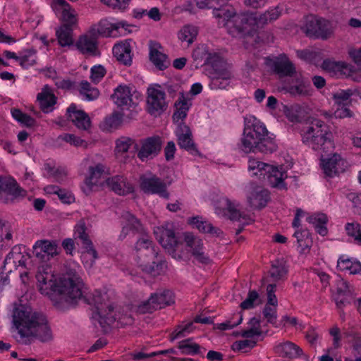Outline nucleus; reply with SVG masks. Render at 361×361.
Returning <instances> with one entry per match:
<instances>
[{
	"instance_id": "423d86ee",
	"label": "nucleus",
	"mask_w": 361,
	"mask_h": 361,
	"mask_svg": "<svg viewBox=\"0 0 361 361\" xmlns=\"http://www.w3.org/2000/svg\"><path fill=\"white\" fill-rule=\"evenodd\" d=\"M108 296L106 293L95 290L85 298L87 303L94 306L93 318L97 320L102 328L110 326L118 319L114 308L107 303Z\"/></svg>"
},
{
	"instance_id": "a211bd4d",
	"label": "nucleus",
	"mask_w": 361,
	"mask_h": 361,
	"mask_svg": "<svg viewBox=\"0 0 361 361\" xmlns=\"http://www.w3.org/2000/svg\"><path fill=\"white\" fill-rule=\"evenodd\" d=\"M322 167L326 176L334 177L345 171L348 164L338 154H334L329 157L322 159Z\"/></svg>"
},
{
	"instance_id": "412c9836",
	"label": "nucleus",
	"mask_w": 361,
	"mask_h": 361,
	"mask_svg": "<svg viewBox=\"0 0 361 361\" xmlns=\"http://www.w3.org/2000/svg\"><path fill=\"white\" fill-rule=\"evenodd\" d=\"M27 261H30V257L21 251L20 247L15 246L7 255L4 260L3 269L6 273H10L12 271L13 267L15 269L18 267H26Z\"/></svg>"
},
{
	"instance_id": "2eb2a0df",
	"label": "nucleus",
	"mask_w": 361,
	"mask_h": 361,
	"mask_svg": "<svg viewBox=\"0 0 361 361\" xmlns=\"http://www.w3.org/2000/svg\"><path fill=\"white\" fill-rule=\"evenodd\" d=\"M184 240L187 247L190 248L188 251L198 263L209 264L210 258L205 252L203 241L200 237L186 233L184 235Z\"/></svg>"
},
{
	"instance_id": "bf43d9fd",
	"label": "nucleus",
	"mask_w": 361,
	"mask_h": 361,
	"mask_svg": "<svg viewBox=\"0 0 361 361\" xmlns=\"http://www.w3.org/2000/svg\"><path fill=\"white\" fill-rule=\"evenodd\" d=\"M12 233L8 223L0 219V249L6 242L11 240Z\"/></svg>"
},
{
	"instance_id": "b1692460",
	"label": "nucleus",
	"mask_w": 361,
	"mask_h": 361,
	"mask_svg": "<svg viewBox=\"0 0 361 361\" xmlns=\"http://www.w3.org/2000/svg\"><path fill=\"white\" fill-rule=\"evenodd\" d=\"M59 247L56 241L49 240H39L33 245V253L39 259H44L45 255L47 259L59 254Z\"/></svg>"
},
{
	"instance_id": "09e8293b",
	"label": "nucleus",
	"mask_w": 361,
	"mask_h": 361,
	"mask_svg": "<svg viewBox=\"0 0 361 361\" xmlns=\"http://www.w3.org/2000/svg\"><path fill=\"white\" fill-rule=\"evenodd\" d=\"M54 1L61 6V18L63 23H76L78 20L76 11L65 0Z\"/></svg>"
},
{
	"instance_id": "cd10ccee",
	"label": "nucleus",
	"mask_w": 361,
	"mask_h": 361,
	"mask_svg": "<svg viewBox=\"0 0 361 361\" xmlns=\"http://www.w3.org/2000/svg\"><path fill=\"white\" fill-rule=\"evenodd\" d=\"M227 216L231 221H236L239 222V227L236 231V233H240L243 228V226L246 224H249L252 221L250 216L242 213L240 211L239 205L235 204L234 202L227 200Z\"/></svg>"
},
{
	"instance_id": "3c124183",
	"label": "nucleus",
	"mask_w": 361,
	"mask_h": 361,
	"mask_svg": "<svg viewBox=\"0 0 361 361\" xmlns=\"http://www.w3.org/2000/svg\"><path fill=\"white\" fill-rule=\"evenodd\" d=\"M178 348L183 355H202L200 352V346L194 343L192 338L185 339L178 343Z\"/></svg>"
},
{
	"instance_id": "4c0bfd02",
	"label": "nucleus",
	"mask_w": 361,
	"mask_h": 361,
	"mask_svg": "<svg viewBox=\"0 0 361 361\" xmlns=\"http://www.w3.org/2000/svg\"><path fill=\"white\" fill-rule=\"evenodd\" d=\"M287 178L286 171L283 167L280 168L271 165V169L266 173V179L269 184L274 188H284L285 183L283 180Z\"/></svg>"
},
{
	"instance_id": "f257e3e1",
	"label": "nucleus",
	"mask_w": 361,
	"mask_h": 361,
	"mask_svg": "<svg viewBox=\"0 0 361 361\" xmlns=\"http://www.w3.org/2000/svg\"><path fill=\"white\" fill-rule=\"evenodd\" d=\"M40 292L51 297L57 294L66 302L73 305L82 299L83 283L75 270L70 269L57 281L48 264L38 267L36 274Z\"/></svg>"
},
{
	"instance_id": "4be33fe9",
	"label": "nucleus",
	"mask_w": 361,
	"mask_h": 361,
	"mask_svg": "<svg viewBox=\"0 0 361 361\" xmlns=\"http://www.w3.org/2000/svg\"><path fill=\"white\" fill-rule=\"evenodd\" d=\"M162 142L159 137H150L141 141L137 157L142 161L157 156L161 149Z\"/></svg>"
},
{
	"instance_id": "72a5a7b5",
	"label": "nucleus",
	"mask_w": 361,
	"mask_h": 361,
	"mask_svg": "<svg viewBox=\"0 0 361 361\" xmlns=\"http://www.w3.org/2000/svg\"><path fill=\"white\" fill-rule=\"evenodd\" d=\"M274 351L281 357L292 359L300 357L302 353V350L299 346L288 341L276 343Z\"/></svg>"
},
{
	"instance_id": "0e129e2a",
	"label": "nucleus",
	"mask_w": 361,
	"mask_h": 361,
	"mask_svg": "<svg viewBox=\"0 0 361 361\" xmlns=\"http://www.w3.org/2000/svg\"><path fill=\"white\" fill-rule=\"evenodd\" d=\"M212 53H209L204 46L197 47L195 48L192 54L193 60L197 62V64H200L203 62L204 64H207V57Z\"/></svg>"
},
{
	"instance_id": "6e6552de",
	"label": "nucleus",
	"mask_w": 361,
	"mask_h": 361,
	"mask_svg": "<svg viewBox=\"0 0 361 361\" xmlns=\"http://www.w3.org/2000/svg\"><path fill=\"white\" fill-rule=\"evenodd\" d=\"M207 74L211 79L212 89L226 88V63L222 56L213 52L207 57Z\"/></svg>"
},
{
	"instance_id": "e2e57ef3",
	"label": "nucleus",
	"mask_w": 361,
	"mask_h": 361,
	"mask_svg": "<svg viewBox=\"0 0 361 361\" xmlns=\"http://www.w3.org/2000/svg\"><path fill=\"white\" fill-rule=\"evenodd\" d=\"M12 116L22 124L31 127L35 123V121L30 116L23 113L20 110L14 109L11 111Z\"/></svg>"
},
{
	"instance_id": "ddd939ff",
	"label": "nucleus",
	"mask_w": 361,
	"mask_h": 361,
	"mask_svg": "<svg viewBox=\"0 0 361 361\" xmlns=\"http://www.w3.org/2000/svg\"><path fill=\"white\" fill-rule=\"evenodd\" d=\"M147 107L148 112L154 116L159 115L167 108L166 93L160 86L149 87L147 90Z\"/></svg>"
},
{
	"instance_id": "c03bdc74",
	"label": "nucleus",
	"mask_w": 361,
	"mask_h": 361,
	"mask_svg": "<svg viewBox=\"0 0 361 361\" xmlns=\"http://www.w3.org/2000/svg\"><path fill=\"white\" fill-rule=\"evenodd\" d=\"M72 24H62L56 31L58 42L62 47L70 46L73 43Z\"/></svg>"
},
{
	"instance_id": "6ab92c4d",
	"label": "nucleus",
	"mask_w": 361,
	"mask_h": 361,
	"mask_svg": "<svg viewBox=\"0 0 361 361\" xmlns=\"http://www.w3.org/2000/svg\"><path fill=\"white\" fill-rule=\"evenodd\" d=\"M259 24H239L238 29L243 32V36L245 39L247 44H257L259 42H272L274 41V37L271 35H267L265 38L264 33L258 31Z\"/></svg>"
},
{
	"instance_id": "5fc2aeb1",
	"label": "nucleus",
	"mask_w": 361,
	"mask_h": 361,
	"mask_svg": "<svg viewBox=\"0 0 361 361\" xmlns=\"http://www.w3.org/2000/svg\"><path fill=\"white\" fill-rule=\"evenodd\" d=\"M104 172V166L102 164H98L94 166L89 168L90 176L86 179V183L89 186L96 185L98 180L101 178Z\"/></svg>"
},
{
	"instance_id": "e433bc0d",
	"label": "nucleus",
	"mask_w": 361,
	"mask_h": 361,
	"mask_svg": "<svg viewBox=\"0 0 361 361\" xmlns=\"http://www.w3.org/2000/svg\"><path fill=\"white\" fill-rule=\"evenodd\" d=\"M130 44L126 41L116 44L113 47V54L116 59L125 66H130L132 63Z\"/></svg>"
},
{
	"instance_id": "603ef678",
	"label": "nucleus",
	"mask_w": 361,
	"mask_h": 361,
	"mask_svg": "<svg viewBox=\"0 0 361 361\" xmlns=\"http://www.w3.org/2000/svg\"><path fill=\"white\" fill-rule=\"evenodd\" d=\"M123 114L114 112L109 116L106 117L102 123V128L104 130L110 131L118 128L122 123Z\"/></svg>"
},
{
	"instance_id": "de8ad7c7",
	"label": "nucleus",
	"mask_w": 361,
	"mask_h": 361,
	"mask_svg": "<svg viewBox=\"0 0 361 361\" xmlns=\"http://www.w3.org/2000/svg\"><path fill=\"white\" fill-rule=\"evenodd\" d=\"M198 28L194 24L185 25L178 32V38L181 42L191 44L197 38Z\"/></svg>"
},
{
	"instance_id": "79ce46f5",
	"label": "nucleus",
	"mask_w": 361,
	"mask_h": 361,
	"mask_svg": "<svg viewBox=\"0 0 361 361\" xmlns=\"http://www.w3.org/2000/svg\"><path fill=\"white\" fill-rule=\"evenodd\" d=\"M88 32L97 40L99 37H116L118 36V34L115 32L114 24H93Z\"/></svg>"
},
{
	"instance_id": "f03ea898",
	"label": "nucleus",
	"mask_w": 361,
	"mask_h": 361,
	"mask_svg": "<svg viewBox=\"0 0 361 361\" xmlns=\"http://www.w3.org/2000/svg\"><path fill=\"white\" fill-rule=\"evenodd\" d=\"M13 335L20 344L29 345L35 338L42 342L52 339V333L46 317L30 308L18 305L13 310Z\"/></svg>"
},
{
	"instance_id": "f3484780",
	"label": "nucleus",
	"mask_w": 361,
	"mask_h": 361,
	"mask_svg": "<svg viewBox=\"0 0 361 361\" xmlns=\"http://www.w3.org/2000/svg\"><path fill=\"white\" fill-rule=\"evenodd\" d=\"M176 135L178 145L181 149H185L193 156H202L192 140V132L188 126L180 123L177 128Z\"/></svg>"
},
{
	"instance_id": "a18cd8bd",
	"label": "nucleus",
	"mask_w": 361,
	"mask_h": 361,
	"mask_svg": "<svg viewBox=\"0 0 361 361\" xmlns=\"http://www.w3.org/2000/svg\"><path fill=\"white\" fill-rule=\"evenodd\" d=\"M271 169V165L263 163L255 159L248 161V171L251 176H259V178L266 179V173Z\"/></svg>"
},
{
	"instance_id": "13d9d810",
	"label": "nucleus",
	"mask_w": 361,
	"mask_h": 361,
	"mask_svg": "<svg viewBox=\"0 0 361 361\" xmlns=\"http://www.w3.org/2000/svg\"><path fill=\"white\" fill-rule=\"evenodd\" d=\"M262 300L256 290H250L246 299L241 303V307L245 310L253 308L260 305Z\"/></svg>"
},
{
	"instance_id": "f704fd0d",
	"label": "nucleus",
	"mask_w": 361,
	"mask_h": 361,
	"mask_svg": "<svg viewBox=\"0 0 361 361\" xmlns=\"http://www.w3.org/2000/svg\"><path fill=\"white\" fill-rule=\"evenodd\" d=\"M108 187L119 195H125L133 192V185L126 181V178L116 176L106 180Z\"/></svg>"
},
{
	"instance_id": "680f3d73",
	"label": "nucleus",
	"mask_w": 361,
	"mask_h": 361,
	"mask_svg": "<svg viewBox=\"0 0 361 361\" xmlns=\"http://www.w3.org/2000/svg\"><path fill=\"white\" fill-rule=\"evenodd\" d=\"M353 95L351 90H340L334 94L333 98L338 106H345L350 102V98Z\"/></svg>"
},
{
	"instance_id": "58836bf2",
	"label": "nucleus",
	"mask_w": 361,
	"mask_h": 361,
	"mask_svg": "<svg viewBox=\"0 0 361 361\" xmlns=\"http://www.w3.org/2000/svg\"><path fill=\"white\" fill-rule=\"evenodd\" d=\"M37 100L41 109L44 113L51 112L53 110V106L56 103V97L47 85H45L42 91L37 94Z\"/></svg>"
},
{
	"instance_id": "37998d69",
	"label": "nucleus",
	"mask_w": 361,
	"mask_h": 361,
	"mask_svg": "<svg viewBox=\"0 0 361 361\" xmlns=\"http://www.w3.org/2000/svg\"><path fill=\"white\" fill-rule=\"evenodd\" d=\"M296 84L288 87V92L293 96H307L310 94V82L301 75L294 77Z\"/></svg>"
},
{
	"instance_id": "20e7f679",
	"label": "nucleus",
	"mask_w": 361,
	"mask_h": 361,
	"mask_svg": "<svg viewBox=\"0 0 361 361\" xmlns=\"http://www.w3.org/2000/svg\"><path fill=\"white\" fill-rule=\"evenodd\" d=\"M137 264L142 271L152 276H157L166 267L150 238L143 234L135 243Z\"/></svg>"
},
{
	"instance_id": "dca6fc26",
	"label": "nucleus",
	"mask_w": 361,
	"mask_h": 361,
	"mask_svg": "<svg viewBox=\"0 0 361 361\" xmlns=\"http://www.w3.org/2000/svg\"><path fill=\"white\" fill-rule=\"evenodd\" d=\"M25 191L11 178H0V200L4 203L12 202L18 197H24Z\"/></svg>"
},
{
	"instance_id": "69168bd1",
	"label": "nucleus",
	"mask_w": 361,
	"mask_h": 361,
	"mask_svg": "<svg viewBox=\"0 0 361 361\" xmlns=\"http://www.w3.org/2000/svg\"><path fill=\"white\" fill-rule=\"evenodd\" d=\"M192 322L178 326L171 335V341L186 336L192 331Z\"/></svg>"
},
{
	"instance_id": "1a4fd4ad",
	"label": "nucleus",
	"mask_w": 361,
	"mask_h": 361,
	"mask_svg": "<svg viewBox=\"0 0 361 361\" xmlns=\"http://www.w3.org/2000/svg\"><path fill=\"white\" fill-rule=\"evenodd\" d=\"M133 89L130 85H120L114 90L111 97L114 103L123 110L136 106L139 102V93Z\"/></svg>"
},
{
	"instance_id": "6e6d98bb",
	"label": "nucleus",
	"mask_w": 361,
	"mask_h": 361,
	"mask_svg": "<svg viewBox=\"0 0 361 361\" xmlns=\"http://www.w3.org/2000/svg\"><path fill=\"white\" fill-rule=\"evenodd\" d=\"M261 334L259 320L253 317L250 320L249 328L243 331L242 336L245 338H254L260 336Z\"/></svg>"
},
{
	"instance_id": "2f4dec72",
	"label": "nucleus",
	"mask_w": 361,
	"mask_h": 361,
	"mask_svg": "<svg viewBox=\"0 0 361 361\" xmlns=\"http://www.w3.org/2000/svg\"><path fill=\"white\" fill-rule=\"evenodd\" d=\"M68 118L75 126L81 130H87L91 126V121L89 116L83 111L76 110L75 104H71L67 109Z\"/></svg>"
},
{
	"instance_id": "f8f14e48",
	"label": "nucleus",
	"mask_w": 361,
	"mask_h": 361,
	"mask_svg": "<svg viewBox=\"0 0 361 361\" xmlns=\"http://www.w3.org/2000/svg\"><path fill=\"white\" fill-rule=\"evenodd\" d=\"M322 68L337 77L350 78L353 80H357V72L359 70L351 63L326 59L322 62Z\"/></svg>"
},
{
	"instance_id": "39448f33",
	"label": "nucleus",
	"mask_w": 361,
	"mask_h": 361,
	"mask_svg": "<svg viewBox=\"0 0 361 361\" xmlns=\"http://www.w3.org/2000/svg\"><path fill=\"white\" fill-rule=\"evenodd\" d=\"M302 142L314 151L326 152L332 146L331 133L324 121L314 119L301 133Z\"/></svg>"
},
{
	"instance_id": "a878e982",
	"label": "nucleus",
	"mask_w": 361,
	"mask_h": 361,
	"mask_svg": "<svg viewBox=\"0 0 361 361\" xmlns=\"http://www.w3.org/2000/svg\"><path fill=\"white\" fill-rule=\"evenodd\" d=\"M123 226L119 235L121 240L124 239L130 231L135 233H144V228L140 221L129 212H124L122 214Z\"/></svg>"
},
{
	"instance_id": "473e14b6",
	"label": "nucleus",
	"mask_w": 361,
	"mask_h": 361,
	"mask_svg": "<svg viewBox=\"0 0 361 361\" xmlns=\"http://www.w3.org/2000/svg\"><path fill=\"white\" fill-rule=\"evenodd\" d=\"M286 262L283 259L274 261L269 271L268 276L263 279L264 283H272L283 280L287 274Z\"/></svg>"
},
{
	"instance_id": "7c9ffc66",
	"label": "nucleus",
	"mask_w": 361,
	"mask_h": 361,
	"mask_svg": "<svg viewBox=\"0 0 361 361\" xmlns=\"http://www.w3.org/2000/svg\"><path fill=\"white\" fill-rule=\"evenodd\" d=\"M188 223L203 233H208L216 237H219L224 234L223 231L219 228L214 226L210 222L204 220V219L200 216L189 218Z\"/></svg>"
},
{
	"instance_id": "0eeeda50",
	"label": "nucleus",
	"mask_w": 361,
	"mask_h": 361,
	"mask_svg": "<svg viewBox=\"0 0 361 361\" xmlns=\"http://www.w3.org/2000/svg\"><path fill=\"white\" fill-rule=\"evenodd\" d=\"M281 15L278 7L271 8L263 13L243 12L237 13L233 8H227V21L233 20L237 23H268L276 20Z\"/></svg>"
},
{
	"instance_id": "5701e85b",
	"label": "nucleus",
	"mask_w": 361,
	"mask_h": 361,
	"mask_svg": "<svg viewBox=\"0 0 361 361\" xmlns=\"http://www.w3.org/2000/svg\"><path fill=\"white\" fill-rule=\"evenodd\" d=\"M300 29L308 37L322 39L330 37L334 30L332 24H303Z\"/></svg>"
},
{
	"instance_id": "4d7b16f0",
	"label": "nucleus",
	"mask_w": 361,
	"mask_h": 361,
	"mask_svg": "<svg viewBox=\"0 0 361 361\" xmlns=\"http://www.w3.org/2000/svg\"><path fill=\"white\" fill-rule=\"evenodd\" d=\"M309 232L306 230H297L293 234V236L297 239L298 246L301 247V250L303 252H305V250L309 249L310 247L312 241L309 238Z\"/></svg>"
},
{
	"instance_id": "c9c22d12",
	"label": "nucleus",
	"mask_w": 361,
	"mask_h": 361,
	"mask_svg": "<svg viewBox=\"0 0 361 361\" xmlns=\"http://www.w3.org/2000/svg\"><path fill=\"white\" fill-rule=\"evenodd\" d=\"M154 234L159 243L164 248L171 249L177 244V238L173 230L171 228L164 226L158 227L154 230Z\"/></svg>"
},
{
	"instance_id": "052dcab7",
	"label": "nucleus",
	"mask_w": 361,
	"mask_h": 361,
	"mask_svg": "<svg viewBox=\"0 0 361 361\" xmlns=\"http://www.w3.org/2000/svg\"><path fill=\"white\" fill-rule=\"evenodd\" d=\"M347 234L353 238L357 244L361 245V225L357 223H348L345 225Z\"/></svg>"
},
{
	"instance_id": "bb28decb",
	"label": "nucleus",
	"mask_w": 361,
	"mask_h": 361,
	"mask_svg": "<svg viewBox=\"0 0 361 361\" xmlns=\"http://www.w3.org/2000/svg\"><path fill=\"white\" fill-rule=\"evenodd\" d=\"M269 200V192L261 186H252L247 194L250 207L261 209L266 206Z\"/></svg>"
},
{
	"instance_id": "7ed1b4c3",
	"label": "nucleus",
	"mask_w": 361,
	"mask_h": 361,
	"mask_svg": "<svg viewBox=\"0 0 361 361\" xmlns=\"http://www.w3.org/2000/svg\"><path fill=\"white\" fill-rule=\"evenodd\" d=\"M265 125L252 115L244 118V128L240 139V149L245 153L259 151L263 153L273 152L277 145Z\"/></svg>"
},
{
	"instance_id": "49530a36",
	"label": "nucleus",
	"mask_w": 361,
	"mask_h": 361,
	"mask_svg": "<svg viewBox=\"0 0 361 361\" xmlns=\"http://www.w3.org/2000/svg\"><path fill=\"white\" fill-rule=\"evenodd\" d=\"M190 106L191 103L190 102V100L186 99L183 94H181L178 99L175 102L176 111L173 115L174 121L178 122L183 120L187 116V114Z\"/></svg>"
},
{
	"instance_id": "338daca9",
	"label": "nucleus",
	"mask_w": 361,
	"mask_h": 361,
	"mask_svg": "<svg viewBox=\"0 0 361 361\" xmlns=\"http://www.w3.org/2000/svg\"><path fill=\"white\" fill-rule=\"evenodd\" d=\"M46 169L49 175L53 177L57 182L61 183L63 181L67 176V171L63 168L51 167L49 164H47Z\"/></svg>"
},
{
	"instance_id": "774afa93",
	"label": "nucleus",
	"mask_w": 361,
	"mask_h": 361,
	"mask_svg": "<svg viewBox=\"0 0 361 361\" xmlns=\"http://www.w3.org/2000/svg\"><path fill=\"white\" fill-rule=\"evenodd\" d=\"M135 144L133 139L128 137H121L116 141V151L118 153H125Z\"/></svg>"
},
{
	"instance_id": "8fccbe9b",
	"label": "nucleus",
	"mask_w": 361,
	"mask_h": 361,
	"mask_svg": "<svg viewBox=\"0 0 361 361\" xmlns=\"http://www.w3.org/2000/svg\"><path fill=\"white\" fill-rule=\"evenodd\" d=\"M44 190L47 193L57 195L59 200L64 204H71L75 201V197L70 191L59 188L56 185H48Z\"/></svg>"
},
{
	"instance_id": "ea45409f",
	"label": "nucleus",
	"mask_w": 361,
	"mask_h": 361,
	"mask_svg": "<svg viewBox=\"0 0 361 361\" xmlns=\"http://www.w3.org/2000/svg\"><path fill=\"white\" fill-rule=\"evenodd\" d=\"M337 268L341 271H345L350 274H358L361 273V263L355 259L348 256L341 255L337 262Z\"/></svg>"
},
{
	"instance_id": "c85d7f7f",
	"label": "nucleus",
	"mask_w": 361,
	"mask_h": 361,
	"mask_svg": "<svg viewBox=\"0 0 361 361\" xmlns=\"http://www.w3.org/2000/svg\"><path fill=\"white\" fill-rule=\"evenodd\" d=\"M353 300V291L348 283L343 279L338 281L336 293L335 295V301L337 307L341 308L345 305L349 304Z\"/></svg>"
},
{
	"instance_id": "c756f323",
	"label": "nucleus",
	"mask_w": 361,
	"mask_h": 361,
	"mask_svg": "<svg viewBox=\"0 0 361 361\" xmlns=\"http://www.w3.org/2000/svg\"><path fill=\"white\" fill-rule=\"evenodd\" d=\"M76 47L82 54L87 56H95L99 54L97 40L92 36H90L88 32L79 38L76 43Z\"/></svg>"
},
{
	"instance_id": "9b49d317",
	"label": "nucleus",
	"mask_w": 361,
	"mask_h": 361,
	"mask_svg": "<svg viewBox=\"0 0 361 361\" xmlns=\"http://www.w3.org/2000/svg\"><path fill=\"white\" fill-rule=\"evenodd\" d=\"M140 186L145 193L157 194L166 199L169 197L164 181L151 173L140 176Z\"/></svg>"
},
{
	"instance_id": "864d4df0",
	"label": "nucleus",
	"mask_w": 361,
	"mask_h": 361,
	"mask_svg": "<svg viewBox=\"0 0 361 361\" xmlns=\"http://www.w3.org/2000/svg\"><path fill=\"white\" fill-rule=\"evenodd\" d=\"M80 93L88 101L94 100L99 95V90L96 87H92L86 80L80 82Z\"/></svg>"
},
{
	"instance_id": "4468645a",
	"label": "nucleus",
	"mask_w": 361,
	"mask_h": 361,
	"mask_svg": "<svg viewBox=\"0 0 361 361\" xmlns=\"http://www.w3.org/2000/svg\"><path fill=\"white\" fill-rule=\"evenodd\" d=\"M267 64L280 78H293L296 75V68L286 54L268 57L267 59Z\"/></svg>"
},
{
	"instance_id": "393cba45",
	"label": "nucleus",
	"mask_w": 361,
	"mask_h": 361,
	"mask_svg": "<svg viewBox=\"0 0 361 361\" xmlns=\"http://www.w3.org/2000/svg\"><path fill=\"white\" fill-rule=\"evenodd\" d=\"M149 60L159 70L166 69L169 65L167 56L161 51V45L155 41L149 42Z\"/></svg>"
},
{
	"instance_id": "aec40b11",
	"label": "nucleus",
	"mask_w": 361,
	"mask_h": 361,
	"mask_svg": "<svg viewBox=\"0 0 361 361\" xmlns=\"http://www.w3.org/2000/svg\"><path fill=\"white\" fill-rule=\"evenodd\" d=\"M85 223L80 222L75 226V235L79 238L87 250L82 254V260L89 259L90 266H92L94 260L98 257L97 251L92 247V243L85 232Z\"/></svg>"
},
{
	"instance_id": "a19ab883",
	"label": "nucleus",
	"mask_w": 361,
	"mask_h": 361,
	"mask_svg": "<svg viewBox=\"0 0 361 361\" xmlns=\"http://www.w3.org/2000/svg\"><path fill=\"white\" fill-rule=\"evenodd\" d=\"M307 221L312 224L316 232L322 236L328 233L327 224L329 221L327 216L324 213H314L307 218Z\"/></svg>"
},
{
	"instance_id": "9d476101",
	"label": "nucleus",
	"mask_w": 361,
	"mask_h": 361,
	"mask_svg": "<svg viewBox=\"0 0 361 361\" xmlns=\"http://www.w3.org/2000/svg\"><path fill=\"white\" fill-rule=\"evenodd\" d=\"M174 302L173 294L169 290L152 293L149 298L139 305L138 312L142 314L152 312Z\"/></svg>"
}]
</instances>
